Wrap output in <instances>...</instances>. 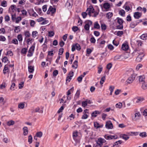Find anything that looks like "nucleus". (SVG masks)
<instances>
[{
    "mask_svg": "<svg viewBox=\"0 0 147 147\" xmlns=\"http://www.w3.org/2000/svg\"><path fill=\"white\" fill-rule=\"evenodd\" d=\"M131 74V76L129 77L127 80L128 84L131 83L135 79L136 75L134 73V71L132 69H130L129 71H127V74H129V72Z\"/></svg>",
    "mask_w": 147,
    "mask_h": 147,
    "instance_id": "nucleus-1",
    "label": "nucleus"
},
{
    "mask_svg": "<svg viewBox=\"0 0 147 147\" xmlns=\"http://www.w3.org/2000/svg\"><path fill=\"white\" fill-rule=\"evenodd\" d=\"M138 51L137 50H134L132 53V55L133 56H134L135 54L136 55V53L139 54L138 56L136 58V60L138 62H140L141 61L142 57H144V55L143 53H139L138 52H137Z\"/></svg>",
    "mask_w": 147,
    "mask_h": 147,
    "instance_id": "nucleus-2",
    "label": "nucleus"
},
{
    "mask_svg": "<svg viewBox=\"0 0 147 147\" xmlns=\"http://www.w3.org/2000/svg\"><path fill=\"white\" fill-rule=\"evenodd\" d=\"M85 24L84 26V28L85 30L88 31L89 30L90 26L92 24V22L90 20H87L85 21Z\"/></svg>",
    "mask_w": 147,
    "mask_h": 147,
    "instance_id": "nucleus-3",
    "label": "nucleus"
},
{
    "mask_svg": "<svg viewBox=\"0 0 147 147\" xmlns=\"http://www.w3.org/2000/svg\"><path fill=\"white\" fill-rule=\"evenodd\" d=\"M86 11L88 12V15L90 17L91 16V13H94V9L93 7L90 6L89 8L87 9Z\"/></svg>",
    "mask_w": 147,
    "mask_h": 147,
    "instance_id": "nucleus-4",
    "label": "nucleus"
},
{
    "mask_svg": "<svg viewBox=\"0 0 147 147\" xmlns=\"http://www.w3.org/2000/svg\"><path fill=\"white\" fill-rule=\"evenodd\" d=\"M105 127L108 129H112L113 127V125L110 121H109L106 122Z\"/></svg>",
    "mask_w": 147,
    "mask_h": 147,
    "instance_id": "nucleus-5",
    "label": "nucleus"
},
{
    "mask_svg": "<svg viewBox=\"0 0 147 147\" xmlns=\"http://www.w3.org/2000/svg\"><path fill=\"white\" fill-rule=\"evenodd\" d=\"M106 140L104 139L101 138H99L98 139V141H97V143L99 145L100 147H101L102 144L106 142Z\"/></svg>",
    "mask_w": 147,
    "mask_h": 147,
    "instance_id": "nucleus-6",
    "label": "nucleus"
},
{
    "mask_svg": "<svg viewBox=\"0 0 147 147\" xmlns=\"http://www.w3.org/2000/svg\"><path fill=\"white\" fill-rule=\"evenodd\" d=\"M134 117L133 118V120L134 121H137L140 119L141 114L139 112L136 113L135 114Z\"/></svg>",
    "mask_w": 147,
    "mask_h": 147,
    "instance_id": "nucleus-7",
    "label": "nucleus"
},
{
    "mask_svg": "<svg viewBox=\"0 0 147 147\" xmlns=\"http://www.w3.org/2000/svg\"><path fill=\"white\" fill-rule=\"evenodd\" d=\"M104 138L106 140H109L113 139H116L117 138V137L115 136H112L111 135H110L109 136L107 135H105L104 136Z\"/></svg>",
    "mask_w": 147,
    "mask_h": 147,
    "instance_id": "nucleus-8",
    "label": "nucleus"
},
{
    "mask_svg": "<svg viewBox=\"0 0 147 147\" xmlns=\"http://www.w3.org/2000/svg\"><path fill=\"white\" fill-rule=\"evenodd\" d=\"M69 76H67L66 78V81H68L69 82H70L72 79V77L74 75V72L73 71L70 72L69 74Z\"/></svg>",
    "mask_w": 147,
    "mask_h": 147,
    "instance_id": "nucleus-9",
    "label": "nucleus"
},
{
    "mask_svg": "<svg viewBox=\"0 0 147 147\" xmlns=\"http://www.w3.org/2000/svg\"><path fill=\"white\" fill-rule=\"evenodd\" d=\"M142 13L138 12L134 13V16L136 19H138L142 16Z\"/></svg>",
    "mask_w": 147,
    "mask_h": 147,
    "instance_id": "nucleus-10",
    "label": "nucleus"
},
{
    "mask_svg": "<svg viewBox=\"0 0 147 147\" xmlns=\"http://www.w3.org/2000/svg\"><path fill=\"white\" fill-rule=\"evenodd\" d=\"M73 4V1L72 0H68L66 3V5L67 7H71Z\"/></svg>",
    "mask_w": 147,
    "mask_h": 147,
    "instance_id": "nucleus-11",
    "label": "nucleus"
},
{
    "mask_svg": "<svg viewBox=\"0 0 147 147\" xmlns=\"http://www.w3.org/2000/svg\"><path fill=\"white\" fill-rule=\"evenodd\" d=\"M129 48V46L126 43L123 44L121 47V49L125 51H127L128 49Z\"/></svg>",
    "mask_w": 147,
    "mask_h": 147,
    "instance_id": "nucleus-12",
    "label": "nucleus"
},
{
    "mask_svg": "<svg viewBox=\"0 0 147 147\" xmlns=\"http://www.w3.org/2000/svg\"><path fill=\"white\" fill-rule=\"evenodd\" d=\"M100 114V112L97 111H95L93 112L91 114L92 116L95 117H96L98 115Z\"/></svg>",
    "mask_w": 147,
    "mask_h": 147,
    "instance_id": "nucleus-13",
    "label": "nucleus"
},
{
    "mask_svg": "<svg viewBox=\"0 0 147 147\" xmlns=\"http://www.w3.org/2000/svg\"><path fill=\"white\" fill-rule=\"evenodd\" d=\"M23 134L24 135V136H26L27 135L28 132V127H24L23 128Z\"/></svg>",
    "mask_w": 147,
    "mask_h": 147,
    "instance_id": "nucleus-14",
    "label": "nucleus"
},
{
    "mask_svg": "<svg viewBox=\"0 0 147 147\" xmlns=\"http://www.w3.org/2000/svg\"><path fill=\"white\" fill-rule=\"evenodd\" d=\"M103 7L106 9H107L110 8V5L108 3H105L103 4Z\"/></svg>",
    "mask_w": 147,
    "mask_h": 147,
    "instance_id": "nucleus-15",
    "label": "nucleus"
},
{
    "mask_svg": "<svg viewBox=\"0 0 147 147\" xmlns=\"http://www.w3.org/2000/svg\"><path fill=\"white\" fill-rule=\"evenodd\" d=\"M80 90H77L74 97V99L75 100H76L79 97L80 95Z\"/></svg>",
    "mask_w": 147,
    "mask_h": 147,
    "instance_id": "nucleus-16",
    "label": "nucleus"
},
{
    "mask_svg": "<svg viewBox=\"0 0 147 147\" xmlns=\"http://www.w3.org/2000/svg\"><path fill=\"white\" fill-rule=\"evenodd\" d=\"M139 82H142V83L145 82L144 80L145 77L144 76H139Z\"/></svg>",
    "mask_w": 147,
    "mask_h": 147,
    "instance_id": "nucleus-17",
    "label": "nucleus"
},
{
    "mask_svg": "<svg viewBox=\"0 0 147 147\" xmlns=\"http://www.w3.org/2000/svg\"><path fill=\"white\" fill-rule=\"evenodd\" d=\"M122 142L121 140H119L118 141L116 142L113 145V146H111V147H115V146H119V144H121L122 143Z\"/></svg>",
    "mask_w": 147,
    "mask_h": 147,
    "instance_id": "nucleus-18",
    "label": "nucleus"
},
{
    "mask_svg": "<svg viewBox=\"0 0 147 147\" xmlns=\"http://www.w3.org/2000/svg\"><path fill=\"white\" fill-rule=\"evenodd\" d=\"M28 71L30 73H32L34 70V66L31 65L28 66Z\"/></svg>",
    "mask_w": 147,
    "mask_h": 147,
    "instance_id": "nucleus-19",
    "label": "nucleus"
},
{
    "mask_svg": "<svg viewBox=\"0 0 147 147\" xmlns=\"http://www.w3.org/2000/svg\"><path fill=\"white\" fill-rule=\"evenodd\" d=\"M120 137L125 140H127L129 138V137L125 134L120 135Z\"/></svg>",
    "mask_w": 147,
    "mask_h": 147,
    "instance_id": "nucleus-20",
    "label": "nucleus"
},
{
    "mask_svg": "<svg viewBox=\"0 0 147 147\" xmlns=\"http://www.w3.org/2000/svg\"><path fill=\"white\" fill-rule=\"evenodd\" d=\"M35 112H38L39 113H43V111L42 110L40 109V108L38 107L34 110Z\"/></svg>",
    "mask_w": 147,
    "mask_h": 147,
    "instance_id": "nucleus-21",
    "label": "nucleus"
},
{
    "mask_svg": "<svg viewBox=\"0 0 147 147\" xmlns=\"http://www.w3.org/2000/svg\"><path fill=\"white\" fill-rule=\"evenodd\" d=\"M100 25L97 22H96L94 23V28L95 29H99L100 28Z\"/></svg>",
    "mask_w": 147,
    "mask_h": 147,
    "instance_id": "nucleus-22",
    "label": "nucleus"
},
{
    "mask_svg": "<svg viewBox=\"0 0 147 147\" xmlns=\"http://www.w3.org/2000/svg\"><path fill=\"white\" fill-rule=\"evenodd\" d=\"M117 22L119 24H123V20L121 18H120L119 17H117Z\"/></svg>",
    "mask_w": 147,
    "mask_h": 147,
    "instance_id": "nucleus-23",
    "label": "nucleus"
},
{
    "mask_svg": "<svg viewBox=\"0 0 147 147\" xmlns=\"http://www.w3.org/2000/svg\"><path fill=\"white\" fill-rule=\"evenodd\" d=\"M49 9L52 13H55L56 11V9L54 8H53L51 6H50Z\"/></svg>",
    "mask_w": 147,
    "mask_h": 147,
    "instance_id": "nucleus-24",
    "label": "nucleus"
},
{
    "mask_svg": "<svg viewBox=\"0 0 147 147\" xmlns=\"http://www.w3.org/2000/svg\"><path fill=\"white\" fill-rule=\"evenodd\" d=\"M78 61L77 60H75L73 63L74 65H72V67L75 69H76L78 66Z\"/></svg>",
    "mask_w": 147,
    "mask_h": 147,
    "instance_id": "nucleus-25",
    "label": "nucleus"
},
{
    "mask_svg": "<svg viewBox=\"0 0 147 147\" xmlns=\"http://www.w3.org/2000/svg\"><path fill=\"white\" fill-rule=\"evenodd\" d=\"M140 38L143 40H146L147 38V34H142L140 36Z\"/></svg>",
    "mask_w": 147,
    "mask_h": 147,
    "instance_id": "nucleus-26",
    "label": "nucleus"
},
{
    "mask_svg": "<svg viewBox=\"0 0 147 147\" xmlns=\"http://www.w3.org/2000/svg\"><path fill=\"white\" fill-rule=\"evenodd\" d=\"M142 88L143 90H145L147 89V84L145 82L142 83Z\"/></svg>",
    "mask_w": 147,
    "mask_h": 147,
    "instance_id": "nucleus-27",
    "label": "nucleus"
},
{
    "mask_svg": "<svg viewBox=\"0 0 147 147\" xmlns=\"http://www.w3.org/2000/svg\"><path fill=\"white\" fill-rule=\"evenodd\" d=\"M8 68L5 65L4 66L3 70V73L4 74H5L7 72H8Z\"/></svg>",
    "mask_w": 147,
    "mask_h": 147,
    "instance_id": "nucleus-28",
    "label": "nucleus"
},
{
    "mask_svg": "<svg viewBox=\"0 0 147 147\" xmlns=\"http://www.w3.org/2000/svg\"><path fill=\"white\" fill-rule=\"evenodd\" d=\"M125 12L123 9H121L119 12V14L122 16H125Z\"/></svg>",
    "mask_w": 147,
    "mask_h": 147,
    "instance_id": "nucleus-29",
    "label": "nucleus"
},
{
    "mask_svg": "<svg viewBox=\"0 0 147 147\" xmlns=\"http://www.w3.org/2000/svg\"><path fill=\"white\" fill-rule=\"evenodd\" d=\"M15 123V122L13 120H10L8 121L7 122V125L8 126L12 125H13Z\"/></svg>",
    "mask_w": 147,
    "mask_h": 147,
    "instance_id": "nucleus-30",
    "label": "nucleus"
},
{
    "mask_svg": "<svg viewBox=\"0 0 147 147\" xmlns=\"http://www.w3.org/2000/svg\"><path fill=\"white\" fill-rule=\"evenodd\" d=\"M74 90V87H72L71 89H70L67 92V96H68V95H70L71 94V92H73Z\"/></svg>",
    "mask_w": 147,
    "mask_h": 147,
    "instance_id": "nucleus-31",
    "label": "nucleus"
},
{
    "mask_svg": "<svg viewBox=\"0 0 147 147\" xmlns=\"http://www.w3.org/2000/svg\"><path fill=\"white\" fill-rule=\"evenodd\" d=\"M32 141V138L31 135H30L28 136V142L29 144H31Z\"/></svg>",
    "mask_w": 147,
    "mask_h": 147,
    "instance_id": "nucleus-32",
    "label": "nucleus"
},
{
    "mask_svg": "<svg viewBox=\"0 0 147 147\" xmlns=\"http://www.w3.org/2000/svg\"><path fill=\"white\" fill-rule=\"evenodd\" d=\"M106 15L108 19H109L113 16V13L112 12H109L107 13Z\"/></svg>",
    "mask_w": 147,
    "mask_h": 147,
    "instance_id": "nucleus-33",
    "label": "nucleus"
},
{
    "mask_svg": "<svg viewBox=\"0 0 147 147\" xmlns=\"http://www.w3.org/2000/svg\"><path fill=\"white\" fill-rule=\"evenodd\" d=\"M34 46L32 45L28 51V53H33L34 49Z\"/></svg>",
    "mask_w": 147,
    "mask_h": 147,
    "instance_id": "nucleus-34",
    "label": "nucleus"
},
{
    "mask_svg": "<svg viewBox=\"0 0 147 147\" xmlns=\"http://www.w3.org/2000/svg\"><path fill=\"white\" fill-rule=\"evenodd\" d=\"M20 26H16L15 28V29L14 30L15 32L18 33L20 31Z\"/></svg>",
    "mask_w": 147,
    "mask_h": 147,
    "instance_id": "nucleus-35",
    "label": "nucleus"
},
{
    "mask_svg": "<svg viewBox=\"0 0 147 147\" xmlns=\"http://www.w3.org/2000/svg\"><path fill=\"white\" fill-rule=\"evenodd\" d=\"M78 131H76L75 132H74L73 134V137L74 140L78 136Z\"/></svg>",
    "mask_w": 147,
    "mask_h": 147,
    "instance_id": "nucleus-36",
    "label": "nucleus"
},
{
    "mask_svg": "<svg viewBox=\"0 0 147 147\" xmlns=\"http://www.w3.org/2000/svg\"><path fill=\"white\" fill-rule=\"evenodd\" d=\"M72 29L74 32H75L79 30V28L78 27L76 26H74L72 27Z\"/></svg>",
    "mask_w": 147,
    "mask_h": 147,
    "instance_id": "nucleus-37",
    "label": "nucleus"
},
{
    "mask_svg": "<svg viewBox=\"0 0 147 147\" xmlns=\"http://www.w3.org/2000/svg\"><path fill=\"white\" fill-rule=\"evenodd\" d=\"M136 24L134 22H131L130 25V28H135V27L136 26Z\"/></svg>",
    "mask_w": 147,
    "mask_h": 147,
    "instance_id": "nucleus-38",
    "label": "nucleus"
},
{
    "mask_svg": "<svg viewBox=\"0 0 147 147\" xmlns=\"http://www.w3.org/2000/svg\"><path fill=\"white\" fill-rule=\"evenodd\" d=\"M140 137L142 138L145 137L146 136V132L141 133L139 135Z\"/></svg>",
    "mask_w": 147,
    "mask_h": 147,
    "instance_id": "nucleus-39",
    "label": "nucleus"
},
{
    "mask_svg": "<svg viewBox=\"0 0 147 147\" xmlns=\"http://www.w3.org/2000/svg\"><path fill=\"white\" fill-rule=\"evenodd\" d=\"M42 136V133L41 131H39L36 133V137L41 138Z\"/></svg>",
    "mask_w": 147,
    "mask_h": 147,
    "instance_id": "nucleus-40",
    "label": "nucleus"
},
{
    "mask_svg": "<svg viewBox=\"0 0 147 147\" xmlns=\"http://www.w3.org/2000/svg\"><path fill=\"white\" fill-rule=\"evenodd\" d=\"M31 96V95L30 93H28L26 94L25 96L26 99H29Z\"/></svg>",
    "mask_w": 147,
    "mask_h": 147,
    "instance_id": "nucleus-41",
    "label": "nucleus"
},
{
    "mask_svg": "<svg viewBox=\"0 0 147 147\" xmlns=\"http://www.w3.org/2000/svg\"><path fill=\"white\" fill-rule=\"evenodd\" d=\"M25 105L23 103H21L18 105V107L20 109H23Z\"/></svg>",
    "mask_w": 147,
    "mask_h": 147,
    "instance_id": "nucleus-42",
    "label": "nucleus"
},
{
    "mask_svg": "<svg viewBox=\"0 0 147 147\" xmlns=\"http://www.w3.org/2000/svg\"><path fill=\"white\" fill-rule=\"evenodd\" d=\"M70 58L71 59L70 60V63L71 64L72 63L74 59V55L73 54H71L70 55Z\"/></svg>",
    "mask_w": 147,
    "mask_h": 147,
    "instance_id": "nucleus-43",
    "label": "nucleus"
},
{
    "mask_svg": "<svg viewBox=\"0 0 147 147\" xmlns=\"http://www.w3.org/2000/svg\"><path fill=\"white\" fill-rule=\"evenodd\" d=\"M75 46L76 49L77 50L80 51L81 49L80 46L79 44L76 43L75 44Z\"/></svg>",
    "mask_w": 147,
    "mask_h": 147,
    "instance_id": "nucleus-44",
    "label": "nucleus"
},
{
    "mask_svg": "<svg viewBox=\"0 0 147 147\" xmlns=\"http://www.w3.org/2000/svg\"><path fill=\"white\" fill-rule=\"evenodd\" d=\"M24 86V82H21L20 84H19V89L22 88Z\"/></svg>",
    "mask_w": 147,
    "mask_h": 147,
    "instance_id": "nucleus-45",
    "label": "nucleus"
},
{
    "mask_svg": "<svg viewBox=\"0 0 147 147\" xmlns=\"http://www.w3.org/2000/svg\"><path fill=\"white\" fill-rule=\"evenodd\" d=\"M28 49L27 48H24L22 49L21 51V52L22 53L25 54L27 52Z\"/></svg>",
    "mask_w": 147,
    "mask_h": 147,
    "instance_id": "nucleus-46",
    "label": "nucleus"
},
{
    "mask_svg": "<svg viewBox=\"0 0 147 147\" xmlns=\"http://www.w3.org/2000/svg\"><path fill=\"white\" fill-rule=\"evenodd\" d=\"M144 100V98L141 97H139L136 101V102L139 103L141 102Z\"/></svg>",
    "mask_w": 147,
    "mask_h": 147,
    "instance_id": "nucleus-47",
    "label": "nucleus"
},
{
    "mask_svg": "<svg viewBox=\"0 0 147 147\" xmlns=\"http://www.w3.org/2000/svg\"><path fill=\"white\" fill-rule=\"evenodd\" d=\"M64 51V49L63 48H61L59 50V54L61 55H62Z\"/></svg>",
    "mask_w": 147,
    "mask_h": 147,
    "instance_id": "nucleus-48",
    "label": "nucleus"
},
{
    "mask_svg": "<svg viewBox=\"0 0 147 147\" xmlns=\"http://www.w3.org/2000/svg\"><path fill=\"white\" fill-rule=\"evenodd\" d=\"M123 34V31H118L117 32V35L119 36H121Z\"/></svg>",
    "mask_w": 147,
    "mask_h": 147,
    "instance_id": "nucleus-49",
    "label": "nucleus"
},
{
    "mask_svg": "<svg viewBox=\"0 0 147 147\" xmlns=\"http://www.w3.org/2000/svg\"><path fill=\"white\" fill-rule=\"evenodd\" d=\"M22 20V18L21 17H18L16 19V23H18L19 22Z\"/></svg>",
    "mask_w": 147,
    "mask_h": 147,
    "instance_id": "nucleus-50",
    "label": "nucleus"
},
{
    "mask_svg": "<svg viewBox=\"0 0 147 147\" xmlns=\"http://www.w3.org/2000/svg\"><path fill=\"white\" fill-rule=\"evenodd\" d=\"M18 39L20 41H21L22 40V37L21 34H18L17 36Z\"/></svg>",
    "mask_w": 147,
    "mask_h": 147,
    "instance_id": "nucleus-51",
    "label": "nucleus"
},
{
    "mask_svg": "<svg viewBox=\"0 0 147 147\" xmlns=\"http://www.w3.org/2000/svg\"><path fill=\"white\" fill-rule=\"evenodd\" d=\"M88 105V102L87 100L83 101L82 102V106L83 107H85Z\"/></svg>",
    "mask_w": 147,
    "mask_h": 147,
    "instance_id": "nucleus-52",
    "label": "nucleus"
},
{
    "mask_svg": "<svg viewBox=\"0 0 147 147\" xmlns=\"http://www.w3.org/2000/svg\"><path fill=\"white\" fill-rule=\"evenodd\" d=\"M117 29L122 30L123 28V24H119V25L117 26Z\"/></svg>",
    "mask_w": 147,
    "mask_h": 147,
    "instance_id": "nucleus-53",
    "label": "nucleus"
},
{
    "mask_svg": "<svg viewBox=\"0 0 147 147\" xmlns=\"http://www.w3.org/2000/svg\"><path fill=\"white\" fill-rule=\"evenodd\" d=\"M49 36L50 37L53 36L54 34V32L53 31H51L49 32Z\"/></svg>",
    "mask_w": 147,
    "mask_h": 147,
    "instance_id": "nucleus-54",
    "label": "nucleus"
},
{
    "mask_svg": "<svg viewBox=\"0 0 147 147\" xmlns=\"http://www.w3.org/2000/svg\"><path fill=\"white\" fill-rule=\"evenodd\" d=\"M115 106L117 108H121L122 106V104L121 103L119 102V103H117L116 105Z\"/></svg>",
    "mask_w": 147,
    "mask_h": 147,
    "instance_id": "nucleus-55",
    "label": "nucleus"
},
{
    "mask_svg": "<svg viewBox=\"0 0 147 147\" xmlns=\"http://www.w3.org/2000/svg\"><path fill=\"white\" fill-rule=\"evenodd\" d=\"M12 42L16 45L18 44V41L16 39H14L12 41Z\"/></svg>",
    "mask_w": 147,
    "mask_h": 147,
    "instance_id": "nucleus-56",
    "label": "nucleus"
},
{
    "mask_svg": "<svg viewBox=\"0 0 147 147\" xmlns=\"http://www.w3.org/2000/svg\"><path fill=\"white\" fill-rule=\"evenodd\" d=\"M101 27L102 30H105L106 28V26L105 24H102L101 25Z\"/></svg>",
    "mask_w": 147,
    "mask_h": 147,
    "instance_id": "nucleus-57",
    "label": "nucleus"
},
{
    "mask_svg": "<svg viewBox=\"0 0 147 147\" xmlns=\"http://www.w3.org/2000/svg\"><path fill=\"white\" fill-rule=\"evenodd\" d=\"M98 74H100L101 72L102 71V67L101 66H100L99 67H98Z\"/></svg>",
    "mask_w": 147,
    "mask_h": 147,
    "instance_id": "nucleus-58",
    "label": "nucleus"
},
{
    "mask_svg": "<svg viewBox=\"0 0 147 147\" xmlns=\"http://www.w3.org/2000/svg\"><path fill=\"white\" fill-rule=\"evenodd\" d=\"M16 86V84L14 83H12L10 89L11 90H14L13 88H14Z\"/></svg>",
    "mask_w": 147,
    "mask_h": 147,
    "instance_id": "nucleus-59",
    "label": "nucleus"
},
{
    "mask_svg": "<svg viewBox=\"0 0 147 147\" xmlns=\"http://www.w3.org/2000/svg\"><path fill=\"white\" fill-rule=\"evenodd\" d=\"M58 74V71L57 70H55L53 72V74L54 76H56Z\"/></svg>",
    "mask_w": 147,
    "mask_h": 147,
    "instance_id": "nucleus-60",
    "label": "nucleus"
},
{
    "mask_svg": "<svg viewBox=\"0 0 147 147\" xmlns=\"http://www.w3.org/2000/svg\"><path fill=\"white\" fill-rule=\"evenodd\" d=\"M112 65V63H109L107 65V69L109 70L111 68Z\"/></svg>",
    "mask_w": 147,
    "mask_h": 147,
    "instance_id": "nucleus-61",
    "label": "nucleus"
},
{
    "mask_svg": "<svg viewBox=\"0 0 147 147\" xmlns=\"http://www.w3.org/2000/svg\"><path fill=\"white\" fill-rule=\"evenodd\" d=\"M26 37H29L30 36V34L28 31H26L24 33Z\"/></svg>",
    "mask_w": 147,
    "mask_h": 147,
    "instance_id": "nucleus-62",
    "label": "nucleus"
},
{
    "mask_svg": "<svg viewBox=\"0 0 147 147\" xmlns=\"http://www.w3.org/2000/svg\"><path fill=\"white\" fill-rule=\"evenodd\" d=\"M7 2L6 1H3L1 2V5L3 7H5L7 6Z\"/></svg>",
    "mask_w": 147,
    "mask_h": 147,
    "instance_id": "nucleus-63",
    "label": "nucleus"
},
{
    "mask_svg": "<svg viewBox=\"0 0 147 147\" xmlns=\"http://www.w3.org/2000/svg\"><path fill=\"white\" fill-rule=\"evenodd\" d=\"M143 115L145 116H147V109H145L142 112Z\"/></svg>",
    "mask_w": 147,
    "mask_h": 147,
    "instance_id": "nucleus-64",
    "label": "nucleus"
}]
</instances>
